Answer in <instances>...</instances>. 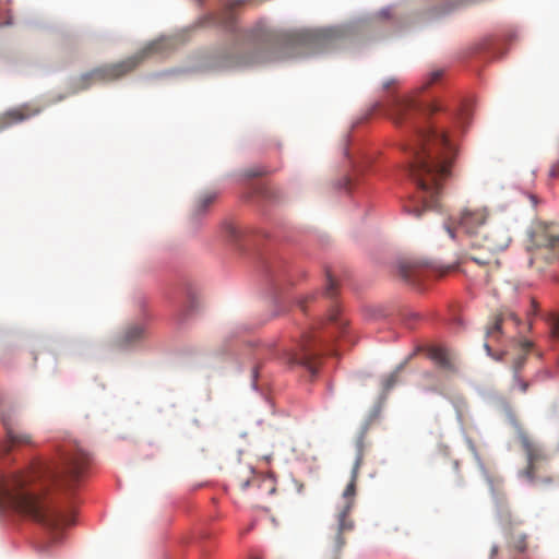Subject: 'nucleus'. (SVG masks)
Listing matches in <instances>:
<instances>
[{
  "label": "nucleus",
  "instance_id": "26",
  "mask_svg": "<svg viewBox=\"0 0 559 559\" xmlns=\"http://www.w3.org/2000/svg\"><path fill=\"white\" fill-rule=\"evenodd\" d=\"M264 483V480H262L261 478L257 477V476H252L251 478L249 479H246L243 481H241L239 484L240 486V489L241 490H246L247 488H249L250 486H258L260 487V485Z\"/></svg>",
  "mask_w": 559,
  "mask_h": 559
},
{
  "label": "nucleus",
  "instance_id": "24",
  "mask_svg": "<svg viewBox=\"0 0 559 559\" xmlns=\"http://www.w3.org/2000/svg\"><path fill=\"white\" fill-rule=\"evenodd\" d=\"M399 372L394 371L390 373L388 377H385L382 381L383 390L389 391L391 390L397 382Z\"/></svg>",
  "mask_w": 559,
  "mask_h": 559
},
{
  "label": "nucleus",
  "instance_id": "16",
  "mask_svg": "<svg viewBox=\"0 0 559 559\" xmlns=\"http://www.w3.org/2000/svg\"><path fill=\"white\" fill-rule=\"evenodd\" d=\"M217 197L218 192L214 190H209L198 195L191 209L192 219L197 221L204 215Z\"/></svg>",
  "mask_w": 559,
  "mask_h": 559
},
{
  "label": "nucleus",
  "instance_id": "5",
  "mask_svg": "<svg viewBox=\"0 0 559 559\" xmlns=\"http://www.w3.org/2000/svg\"><path fill=\"white\" fill-rule=\"evenodd\" d=\"M166 46V39L154 40L124 60L95 68L80 78L81 88H87L95 82H111L121 79L132 72L148 56L163 52Z\"/></svg>",
  "mask_w": 559,
  "mask_h": 559
},
{
  "label": "nucleus",
  "instance_id": "23",
  "mask_svg": "<svg viewBox=\"0 0 559 559\" xmlns=\"http://www.w3.org/2000/svg\"><path fill=\"white\" fill-rule=\"evenodd\" d=\"M337 292V284L336 281L331 276L330 273H328L326 276V286H325V296L329 298H333L336 295Z\"/></svg>",
  "mask_w": 559,
  "mask_h": 559
},
{
  "label": "nucleus",
  "instance_id": "37",
  "mask_svg": "<svg viewBox=\"0 0 559 559\" xmlns=\"http://www.w3.org/2000/svg\"><path fill=\"white\" fill-rule=\"evenodd\" d=\"M524 345H525L526 350L531 347L530 343H525Z\"/></svg>",
  "mask_w": 559,
  "mask_h": 559
},
{
  "label": "nucleus",
  "instance_id": "8",
  "mask_svg": "<svg viewBox=\"0 0 559 559\" xmlns=\"http://www.w3.org/2000/svg\"><path fill=\"white\" fill-rule=\"evenodd\" d=\"M322 341L318 342L311 332L304 333L296 348H283L282 357L290 366H301L313 377L319 368V347Z\"/></svg>",
  "mask_w": 559,
  "mask_h": 559
},
{
  "label": "nucleus",
  "instance_id": "19",
  "mask_svg": "<svg viewBox=\"0 0 559 559\" xmlns=\"http://www.w3.org/2000/svg\"><path fill=\"white\" fill-rule=\"evenodd\" d=\"M462 1L459 0H435L432 8L430 9V15L433 17L450 13L456 9Z\"/></svg>",
  "mask_w": 559,
  "mask_h": 559
},
{
  "label": "nucleus",
  "instance_id": "31",
  "mask_svg": "<svg viewBox=\"0 0 559 559\" xmlns=\"http://www.w3.org/2000/svg\"><path fill=\"white\" fill-rule=\"evenodd\" d=\"M397 81L395 79H390L383 83L384 90L389 91L392 86L396 85Z\"/></svg>",
  "mask_w": 559,
  "mask_h": 559
},
{
  "label": "nucleus",
  "instance_id": "33",
  "mask_svg": "<svg viewBox=\"0 0 559 559\" xmlns=\"http://www.w3.org/2000/svg\"><path fill=\"white\" fill-rule=\"evenodd\" d=\"M228 233H229V236H230L231 238H235V239H236V238H237V236H238V231H237L236 227H234V226H230V227L228 228Z\"/></svg>",
  "mask_w": 559,
  "mask_h": 559
},
{
  "label": "nucleus",
  "instance_id": "17",
  "mask_svg": "<svg viewBox=\"0 0 559 559\" xmlns=\"http://www.w3.org/2000/svg\"><path fill=\"white\" fill-rule=\"evenodd\" d=\"M326 320L329 326L337 331L340 336H344L346 334L348 321L343 317L337 305L331 306Z\"/></svg>",
  "mask_w": 559,
  "mask_h": 559
},
{
  "label": "nucleus",
  "instance_id": "13",
  "mask_svg": "<svg viewBox=\"0 0 559 559\" xmlns=\"http://www.w3.org/2000/svg\"><path fill=\"white\" fill-rule=\"evenodd\" d=\"M507 320L513 321L514 324L518 323L516 317L513 313L508 314L506 318L502 314H498L493 318V321L486 329V341L484 343V347L488 355H491V346L490 343L498 342L502 334V326Z\"/></svg>",
  "mask_w": 559,
  "mask_h": 559
},
{
  "label": "nucleus",
  "instance_id": "15",
  "mask_svg": "<svg viewBox=\"0 0 559 559\" xmlns=\"http://www.w3.org/2000/svg\"><path fill=\"white\" fill-rule=\"evenodd\" d=\"M2 425L5 429V448L7 451H10L12 447L20 445V444H31L32 443V437L28 433L25 432H16L12 425L11 420L7 416L1 417Z\"/></svg>",
  "mask_w": 559,
  "mask_h": 559
},
{
  "label": "nucleus",
  "instance_id": "18",
  "mask_svg": "<svg viewBox=\"0 0 559 559\" xmlns=\"http://www.w3.org/2000/svg\"><path fill=\"white\" fill-rule=\"evenodd\" d=\"M429 357L442 369L454 370V362L449 350L442 347H431L429 349Z\"/></svg>",
  "mask_w": 559,
  "mask_h": 559
},
{
  "label": "nucleus",
  "instance_id": "28",
  "mask_svg": "<svg viewBox=\"0 0 559 559\" xmlns=\"http://www.w3.org/2000/svg\"><path fill=\"white\" fill-rule=\"evenodd\" d=\"M441 75H442L441 70H436V71L431 72L430 80H429L428 84H431V83L438 81L439 78H441Z\"/></svg>",
  "mask_w": 559,
  "mask_h": 559
},
{
  "label": "nucleus",
  "instance_id": "20",
  "mask_svg": "<svg viewBox=\"0 0 559 559\" xmlns=\"http://www.w3.org/2000/svg\"><path fill=\"white\" fill-rule=\"evenodd\" d=\"M145 335V329L141 324H133L126 329L121 336V343L123 345H132L140 341Z\"/></svg>",
  "mask_w": 559,
  "mask_h": 559
},
{
  "label": "nucleus",
  "instance_id": "7",
  "mask_svg": "<svg viewBox=\"0 0 559 559\" xmlns=\"http://www.w3.org/2000/svg\"><path fill=\"white\" fill-rule=\"evenodd\" d=\"M530 262L538 271L559 260V222L538 223L531 234Z\"/></svg>",
  "mask_w": 559,
  "mask_h": 559
},
{
  "label": "nucleus",
  "instance_id": "6",
  "mask_svg": "<svg viewBox=\"0 0 559 559\" xmlns=\"http://www.w3.org/2000/svg\"><path fill=\"white\" fill-rule=\"evenodd\" d=\"M345 36L346 29L342 26L307 29L294 34L288 47L295 51L293 56H311L334 48Z\"/></svg>",
  "mask_w": 559,
  "mask_h": 559
},
{
  "label": "nucleus",
  "instance_id": "34",
  "mask_svg": "<svg viewBox=\"0 0 559 559\" xmlns=\"http://www.w3.org/2000/svg\"><path fill=\"white\" fill-rule=\"evenodd\" d=\"M266 174L265 170H261V171H252V173H249V176H262Z\"/></svg>",
  "mask_w": 559,
  "mask_h": 559
},
{
  "label": "nucleus",
  "instance_id": "12",
  "mask_svg": "<svg viewBox=\"0 0 559 559\" xmlns=\"http://www.w3.org/2000/svg\"><path fill=\"white\" fill-rule=\"evenodd\" d=\"M38 112L39 109L33 108L29 105H22L20 107L9 109L0 115V131L11 127L12 124L29 119Z\"/></svg>",
  "mask_w": 559,
  "mask_h": 559
},
{
  "label": "nucleus",
  "instance_id": "11",
  "mask_svg": "<svg viewBox=\"0 0 559 559\" xmlns=\"http://www.w3.org/2000/svg\"><path fill=\"white\" fill-rule=\"evenodd\" d=\"M521 443L527 456V466L523 471V475L531 481L535 478L536 464L544 460L542 449L526 435L521 436Z\"/></svg>",
  "mask_w": 559,
  "mask_h": 559
},
{
  "label": "nucleus",
  "instance_id": "35",
  "mask_svg": "<svg viewBox=\"0 0 559 559\" xmlns=\"http://www.w3.org/2000/svg\"><path fill=\"white\" fill-rule=\"evenodd\" d=\"M447 230H448L449 235L453 238L454 237L453 229L450 226H447Z\"/></svg>",
  "mask_w": 559,
  "mask_h": 559
},
{
  "label": "nucleus",
  "instance_id": "9",
  "mask_svg": "<svg viewBox=\"0 0 559 559\" xmlns=\"http://www.w3.org/2000/svg\"><path fill=\"white\" fill-rule=\"evenodd\" d=\"M386 110L395 123L412 120L415 116L431 115L441 108L437 104H426L412 97L392 96L386 100Z\"/></svg>",
  "mask_w": 559,
  "mask_h": 559
},
{
  "label": "nucleus",
  "instance_id": "22",
  "mask_svg": "<svg viewBox=\"0 0 559 559\" xmlns=\"http://www.w3.org/2000/svg\"><path fill=\"white\" fill-rule=\"evenodd\" d=\"M550 333L554 338L559 340V313L550 314L549 319Z\"/></svg>",
  "mask_w": 559,
  "mask_h": 559
},
{
  "label": "nucleus",
  "instance_id": "39",
  "mask_svg": "<svg viewBox=\"0 0 559 559\" xmlns=\"http://www.w3.org/2000/svg\"><path fill=\"white\" fill-rule=\"evenodd\" d=\"M251 559H260V558H258V557H253V558H251Z\"/></svg>",
  "mask_w": 559,
  "mask_h": 559
},
{
  "label": "nucleus",
  "instance_id": "21",
  "mask_svg": "<svg viewBox=\"0 0 559 559\" xmlns=\"http://www.w3.org/2000/svg\"><path fill=\"white\" fill-rule=\"evenodd\" d=\"M240 4H242V1H236V2L231 3V8L226 10L221 16H213L212 17L213 22L216 24L223 25L225 27H230L234 22L231 10L236 5H240Z\"/></svg>",
  "mask_w": 559,
  "mask_h": 559
},
{
  "label": "nucleus",
  "instance_id": "25",
  "mask_svg": "<svg viewBox=\"0 0 559 559\" xmlns=\"http://www.w3.org/2000/svg\"><path fill=\"white\" fill-rule=\"evenodd\" d=\"M242 64V61L230 57H224L222 61L216 66L219 69L233 68Z\"/></svg>",
  "mask_w": 559,
  "mask_h": 559
},
{
  "label": "nucleus",
  "instance_id": "4",
  "mask_svg": "<svg viewBox=\"0 0 559 559\" xmlns=\"http://www.w3.org/2000/svg\"><path fill=\"white\" fill-rule=\"evenodd\" d=\"M364 460V447L362 441L360 440L357 443V454L356 460L352 469L350 481L346 486L343 492L344 504L342 506L338 514H337V525L334 528V532L328 543V549L325 559H338V554L345 545V539L343 534L345 532H350L354 528V522L348 518L350 513L356 495V483L358 478L359 469L362 465Z\"/></svg>",
  "mask_w": 559,
  "mask_h": 559
},
{
  "label": "nucleus",
  "instance_id": "29",
  "mask_svg": "<svg viewBox=\"0 0 559 559\" xmlns=\"http://www.w3.org/2000/svg\"><path fill=\"white\" fill-rule=\"evenodd\" d=\"M314 298L313 295H310V296H307L305 297L304 299H300L298 302H299V307L301 308L302 311H306V304L309 301V300H312Z\"/></svg>",
  "mask_w": 559,
  "mask_h": 559
},
{
  "label": "nucleus",
  "instance_id": "38",
  "mask_svg": "<svg viewBox=\"0 0 559 559\" xmlns=\"http://www.w3.org/2000/svg\"><path fill=\"white\" fill-rule=\"evenodd\" d=\"M274 491H275V488H274V487H272V488L270 489V492L272 493V492H274Z\"/></svg>",
  "mask_w": 559,
  "mask_h": 559
},
{
  "label": "nucleus",
  "instance_id": "14",
  "mask_svg": "<svg viewBox=\"0 0 559 559\" xmlns=\"http://www.w3.org/2000/svg\"><path fill=\"white\" fill-rule=\"evenodd\" d=\"M504 537L510 550L519 554L526 551L528 539V535L526 533L518 531L512 524H509L504 527Z\"/></svg>",
  "mask_w": 559,
  "mask_h": 559
},
{
  "label": "nucleus",
  "instance_id": "36",
  "mask_svg": "<svg viewBox=\"0 0 559 559\" xmlns=\"http://www.w3.org/2000/svg\"><path fill=\"white\" fill-rule=\"evenodd\" d=\"M9 24H11V20L10 19L5 20L4 22H1L0 26L9 25Z\"/></svg>",
  "mask_w": 559,
  "mask_h": 559
},
{
  "label": "nucleus",
  "instance_id": "10",
  "mask_svg": "<svg viewBox=\"0 0 559 559\" xmlns=\"http://www.w3.org/2000/svg\"><path fill=\"white\" fill-rule=\"evenodd\" d=\"M396 276L412 286H420L429 276L430 266L417 260H401L395 267Z\"/></svg>",
  "mask_w": 559,
  "mask_h": 559
},
{
  "label": "nucleus",
  "instance_id": "3",
  "mask_svg": "<svg viewBox=\"0 0 559 559\" xmlns=\"http://www.w3.org/2000/svg\"><path fill=\"white\" fill-rule=\"evenodd\" d=\"M471 237L467 258L490 270L499 267L497 253L507 249L511 237L506 226L490 215L487 206L468 204L451 218Z\"/></svg>",
  "mask_w": 559,
  "mask_h": 559
},
{
  "label": "nucleus",
  "instance_id": "27",
  "mask_svg": "<svg viewBox=\"0 0 559 559\" xmlns=\"http://www.w3.org/2000/svg\"><path fill=\"white\" fill-rule=\"evenodd\" d=\"M549 176L551 178H557L559 177V162L554 164L549 170Z\"/></svg>",
  "mask_w": 559,
  "mask_h": 559
},
{
  "label": "nucleus",
  "instance_id": "30",
  "mask_svg": "<svg viewBox=\"0 0 559 559\" xmlns=\"http://www.w3.org/2000/svg\"><path fill=\"white\" fill-rule=\"evenodd\" d=\"M519 390L523 393H525L528 389V382L523 380H516Z\"/></svg>",
  "mask_w": 559,
  "mask_h": 559
},
{
  "label": "nucleus",
  "instance_id": "32",
  "mask_svg": "<svg viewBox=\"0 0 559 559\" xmlns=\"http://www.w3.org/2000/svg\"><path fill=\"white\" fill-rule=\"evenodd\" d=\"M499 547L497 545H493L490 550V559H495V557L498 555Z\"/></svg>",
  "mask_w": 559,
  "mask_h": 559
},
{
  "label": "nucleus",
  "instance_id": "1",
  "mask_svg": "<svg viewBox=\"0 0 559 559\" xmlns=\"http://www.w3.org/2000/svg\"><path fill=\"white\" fill-rule=\"evenodd\" d=\"M88 462L86 452L72 448L57 460L37 462L31 476L0 474V510H13L32 518L49 531L52 543H58L61 538L59 530L72 524V516L62 514L49 501L24 487L29 479H43L70 489L79 481Z\"/></svg>",
  "mask_w": 559,
  "mask_h": 559
},
{
  "label": "nucleus",
  "instance_id": "2",
  "mask_svg": "<svg viewBox=\"0 0 559 559\" xmlns=\"http://www.w3.org/2000/svg\"><path fill=\"white\" fill-rule=\"evenodd\" d=\"M405 150L411 155L408 174L417 186V193L404 210L420 217L424 212L439 206L441 180L450 175L455 146L443 131L416 128L414 142Z\"/></svg>",
  "mask_w": 559,
  "mask_h": 559
}]
</instances>
